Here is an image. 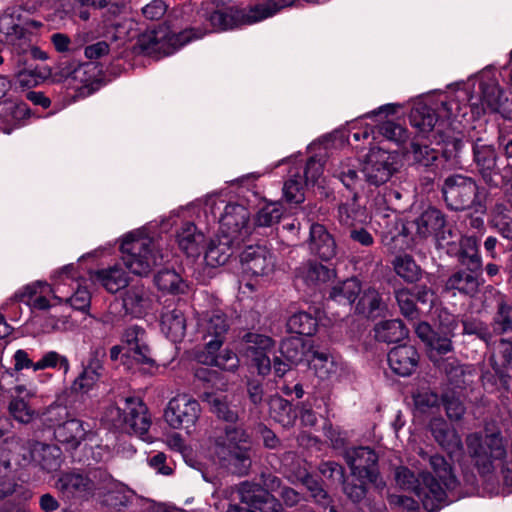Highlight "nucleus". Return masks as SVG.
<instances>
[{
    "instance_id": "obj_20",
    "label": "nucleus",
    "mask_w": 512,
    "mask_h": 512,
    "mask_svg": "<svg viewBox=\"0 0 512 512\" xmlns=\"http://www.w3.org/2000/svg\"><path fill=\"white\" fill-rule=\"evenodd\" d=\"M243 273L251 276H265L274 270L273 254L264 246H249L241 254Z\"/></svg>"
},
{
    "instance_id": "obj_41",
    "label": "nucleus",
    "mask_w": 512,
    "mask_h": 512,
    "mask_svg": "<svg viewBox=\"0 0 512 512\" xmlns=\"http://www.w3.org/2000/svg\"><path fill=\"white\" fill-rule=\"evenodd\" d=\"M374 330L376 339L386 343L399 342L408 335V330L398 319L382 321L375 326Z\"/></svg>"
},
{
    "instance_id": "obj_62",
    "label": "nucleus",
    "mask_w": 512,
    "mask_h": 512,
    "mask_svg": "<svg viewBox=\"0 0 512 512\" xmlns=\"http://www.w3.org/2000/svg\"><path fill=\"white\" fill-rule=\"evenodd\" d=\"M451 336L445 334L440 336L435 334L434 337L427 344L429 347V357L433 361H437L439 356L445 355L453 350V345L450 339Z\"/></svg>"
},
{
    "instance_id": "obj_52",
    "label": "nucleus",
    "mask_w": 512,
    "mask_h": 512,
    "mask_svg": "<svg viewBox=\"0 0 512 512\" xmlns=\"http://www.w3.org/2000/svg\"><path fill=\"white\" fill-rule=\"evenodd\" d=\"M156 286L162 290L171 293L184 291V282L179 274L172 270L160 271L154 278Z\"/></svg>"
},
{
    "instance_id": "obj_18",
    "label": "nucleus",
    "mask_w": 512,
    "mask_h": 512,
    "mask_svg": "<svg viewBox=\"0 0 512 512\" xmlns=\"http://www.w3.org/2000/svg\"><path fill=\"white\" fill-rule=\"evenodd\" d=\"M199 328L206 340L207 353H213L220 349L224 336L228 330L225 315L220 311L205 313L199 320Z\"/></svg>"
},
{
    "instance_id": "obj_28",
    "label": "nucleus",
    "mask_w": 512,
    "mask_h": 512,
    "mask_svg": "<svg viewBox=\"0 0 512 512\" xmlns=\"http://www.w3.org/2000/svg\"><path fill=\"white\" fill-rule=\"evenodd\" d=\"M239 245L234 240L220 234L217 238L210 240L205 250L204 260L210 267L224 265L232 255L234 247Z\"/></svg>"
},
{
    "instance_id": "obj_39",
    "label": "nucleus",
    "mask_w": 512,
    "mask_h": 512,
    "mask_svg": "<svg viewBox=\"0 0 512 512\" xmlns=\"http://www.w3.org/2000/svg\"><path fill=\"white\" fill-rule=\"evenodd\" d=\"M437 120L434 109L425 104L416 105L410 113L411 125L423 135L433 131Z\"/></svg>"
},
{
    "instance_id": "obj_60",
    "label": "nucleus",
    "mask_w": 512,
    "mask_h": 512,
    "mask_svg": "<svg viewBox=\"0 0 512 512\" xmlns=\"http://www.w3.org/2000/svg\"><path fill=\"white\" fill-rule=\"evenodd\" d=\"M10 415L20 423L27 424L31 422L35 416V411L28 403L22 398H14L10 401L9 406Z\"/></svg>"
},
{
    "instance_id": "obj_23",
    "label": "nucleus",
    "mask_w": 512,
    "mask_h": 512,
    "mask_svg": "<svg viewBox=\"0 0 512 512\" xmlns=\"http://www.w3.org/2000/svg\"><path fill=\"white\" fill-rule=\"evenodd\" d=\"M419 456L429 463V466L435 476H433L438 484L444 489L446 492L452 491L457 488L458 480L454 474L453 468L451 464L446 460V458L438 453L430 455L428 452L424 450L419 451ZM447 495L445 494V498Z\"/></svg>"
},
{
    "instance_id": "obj_57",
    "label": "nucleus",
    "mask_w": 512,
    "mask_h": 512,
    "mask_svg": "<svg viewBox=\"0 0 512 512\" xmlns=\"http://www.w3.org/2000/svg\"><path fill=\"white\" fill-rule=\"evenodd\" d=\"M395 298L403 316L409 319H416L419 311L414 301V294L407 288L398 289L395 291Z\"/></svg>"
},
{
    "instance_id": "obj_61",
    "label": "nucleus",
    "mask_w": 512,
    "mask_h": 512,
    "mask_svg": "<svg viewBox=\"0 0 512 512\" xmlns=\"http://www.w3.org/2000/svg\"><path fill=\"white\" fill-rule=\"evenodd\" d=\"M283 194L289 203L299 204L304 201L303 184L299 176L293 175L284 183Z\"/></svg>"
},
{
    "instance_id": "obj_32",
    "label": "nucleus",
    "mask_w": 512,
    "mask_h": 512,
    "mask_svg": "<svg viewBox=\"0 0 512 512\" xmlns=\"http://www.w3.org/2000/svg\"><path fill=\"white\" fill-rule=\"evenodd\" d=\"M74 270L73 265H67L58 271L55 275L59 279L58 283L62 285H73L76 284V291L65 299L74 309L85 310L90 304V294L86 288L80 287L75 281L71 272Z\"/></svg>"
},
{
    "instance_id": "obj_31",
    "label": "nucleus",
    "mask_w": 512,
    "mask_h": 512,
    "mask_svg": "<svg viewBox=\"0 0 512 512\" xmlns=\"http://www.w3.org/2000/svg\"><path fill=\"white\" fill-rule=\"evenodd\" d=\"M176 237L180 249L188 256L200 255L205 236L197 230L193 223H184L178 230Z\"/></svg>"
},
{
    "instance_id": "obj_54",
    "label": "nucleus",
    "mask_w": 512,
    "mask_h": 512,
    "mask_svg": "<svg viewBox=\"0 0 512 512\" xmlns=\"http://www.w3.org/2000/svg\"><path fill=\"white\" fill-rule=\"evenodd\" d=\"M213 353H208V355L199 357V361L209 365L216 366L221 368L222 370L234 371L238 367V358L235 353L231 351H224L218 355H214Z\"/></svg>"
},
{
    "instance_id": "obj_12",
    "label": "nucleus",
    "mask_w": 512,
    "mask_h": 512,
    "mask_svg": "<svg viewBox=\"0 0 512 512\" xmlns=\"http://www.w3.org/2000/svg\"><path fill=\"white\" fill-rule=\"evenodd\" d=\"M201 413L197 400L186 394L172 398L164 412L165 421L174 429H185L191 433Z\"/></svg>"
},
{
    "instance_id": "obj_21",
    "label": "nucleus",
    "mask_w": 512,
    "mask_h": 512,
    "mask_svg": "<svg viewBox=\"0 0 512 512\" xmlns=\"http://www.w3.org/2000/svg\"><path fill=\"white\" fill-rule=\"evenodd\" d=\"M429 427L434 440L450 457L463 453V443L460 435L443 418H433Z\"/></svg>"
},
{
    "instance_id": "obj_30",
    "label": "nucleus",
    "mask_w": 512,
    "mask_h": 512,
    "mask_svg": "<svg viewBox=\"0 0 512 512\" xmlns=\"http://www.w3.org/2000/svg\"><path fill=\"white\" fill-rule=\"evenodd\" d=\"M481 270L467 269L459 270L452 274L446 281L447 290H456L462 294L474 295L477 293L480 281Z\"/></svg>"
},
{
    "instance_id": "obj_19",
    "label": "nucleus",
    "mask_w": 512,
    "mask_h": 512,
    "mask_svg": "<svg viewBox=\"0 0 512 512\" xmlns=\"http://www.w3.org/2000/svg\"><path fill=\"white\" fill-rule=\"evenodd\" d=\"M154 297L149 288L141 283L131 285L122 295V307L125 315L143 318L152 309Z\"/></svg>"
},
{
    "instance_id": "obj_3",
    "label": "nucleus",
    "mask_w": 512,
    "mask_h": 512,
    "mask_svg": "<svg viewBox=\"0 0 512 512\" xmlns=\"http://www.w3.org/2000/svg\"><path fill=\"white\" fill-rule=\"evenodd\" d=\"M466 449L478 473L491 477L506 463V443L500 432H473L465 438Z\"/></svg>"
},
{
    "instance_id": "obj_37",
    "label": "nucleus",
    "mask_w": 512,
    "mask_h": 512,
    "mask_svg": "<svg viewBox=\"0 0 512 512\" xmlns=\"http://www.w3.org/2000/svg\"><path fill=\"white\" fill-rule=\"evenodd\" d=\"M269 413L271 418L284 427H290L294 424L297 413L292 404L279 395L271 396L269 399Z\"/></svg>"
},
{
    "instance_id": "obj_9",
    "label": "nucleus",
    "mask_w": 512,
    "mask_h": 512,
    "mask_svg": "<svg viewBox=\"0 0 512 512\" xmlns=\"http://www.w3.org/2000/svg\"><path fill=\"white\" fill-rule=\"evenodd\" d=\"M110 480V476L102 470H92L87 474L81 472L62 473L55 482V488L67 497L88 498L103 484Z\"/></svg>"
},
{
    "instance_id": "obj_59",
    "label": "nucleus",
    "mask_w": 512,
    "mask_h": 512,
    "mask_svg": "<svg viewBox=\"0 0 512 512\" xmlns=\"http://www.w3.org/2000/svg\"><path fill=\"white\" fill-rule=\"evenodd\" d=\"M56 367L63 369L64 374H66L70 368L68 359L56 351L47 352L39 361L35 363V365H33L34 371Z\"/></svg>"
},
{
    "instance_id": "obj_33",
    "label": "nucleus",
    "mask_w": 512,
    "mask_h": 512,
    "mask_svg": "<svg viewBox=\"0 0 512 512\" xmlns=\"http://www.w3.org/2000/svg\"><path fill=\"white\" fill-rule=\"evenodd\" d=\"M94 279L110 293H116L126 287L129 281L126 271L120 265L96 271Z\"/></svg>"
},
{
    "instance_id": "obj_15",
    "label": "nucleus",
    "mask_w": 512,
    "mask_h": 512,
    "mask_svg": "<svg viewBox=\"0 0 512 512\" xmlns=\"http://www.w3.org/2000/svg\"><path fill=\"white\" fill-rule=\"evenodd\" d=\"M249 211L240 204L225 205L220 217V234L241 244L250 234Z\"/></svg>"
},
{
    "instance_id": "obj_63",
    "label": "nucleus",
    "mask_w": 512,
    "mask_h": 512,
    "mask_svg": "<svg viewBox=\"0 0 512 512\" xmlns=\"http://www.w3.org/2000/svg\"><path fill=\"white\" fill-rule=\"evenodd\" d=\"M379 132L386 139L396 143H403L408 138L407 130L401 124L393 121L383 122L379 126Z\"/></svg>"
},
{
    "instance_id": "obj_13",
    "label": "nucleus",
    "mask_w": 512,
    "mask_h": 512,
    "mask_svg": "<svg viewBox=\"0 0 512 512\" xmlns=\"http://www.w3.org/2000/svg\"><path fill=\"white\" fill-rule=\"evenodd\" d=\"M397 171V155L380 148H373L366 155L361 172L371 185L386 183Z\"/></svg>"
},
{
    "instance_id": "obj_42",
    "label": "nucleus",
    "mask_w": 512,
    "mask_h": 512,
    "mask_svg": "<svg viewBox=\"0 0 512 512\" xmlns=\"http://www.w3.org/2000/svg\"><path fill=\"white\" fill-rule=\"evenodd\" d=\"M202 399L209 405L211 412L218 418L230 423L237 422L239 418L238 413L229 406L226 396L215 393H204Z\"/></svg>"
},
{
    "instance_id": "obj_5",
    "label": "nucleus",
    "mask_w": 512,
    "mask_h": 512,
    "mask_svg": "<svg viewBox=\"0 0 512 512\" xmlns=\"http://www.w3.org/2000/svg\"><path fill=\"white\" fill-rule=\"evenodd\" d=\"M103 417L114 428L144 440L151 426L146 405L136 397L120 398L115 405L106 409Z\"/></svg>"
},
{
    "instance_id": "obj_47",
    "label": "nucleus",
    "mask_w": 512,
    "mask_h": 512,
    "mask_svg": "<svg viewBox=\"0 0 512 512\" xmlns=\"http://www.w3.org/2000/svg\"><path fill=\"white\" fill-rule=\"evenodd\" d=\"M494 222L501 235L512 240V197L496 204Z\"/></svg>"
},
{
    "instance_id": "obj_50",
    "label": "nucleus",
    "mask_w": 512,
    "mask_h": 512,
    "mask_svg": "<svg viewBox=\"0 0 512 512\" xmlns=\"http://www.w3.org/2000/svg\"><path fill=\"white\" fill-rule=\"evenodd\" d=\"M0 117L20 122L30 117V109L23 101L7 99L0 104Z\"/></svg>"
},
{
    "instance_id": "obj_1",
    "label": "nucleus",
    "mask_w": 512,
    "mask_h": 512,
    "mask_svg": "<svg viewBox=\"0 0 512 512\" xmlns=\"http://www.w3.org/2000/svg\"><path fill=\"white\" fill-rule=\"evenodd\" d=\"M252 439L241 426H227L211 448L212 457L221 467L238 474L251 466Z\"/></svg>"
},
{
    "instance_id": "obj_64",
    "label": "nucleus",
    "mask_w": 512,
    "mask_h": 512,
    "mask_svg": "<svg viewBox=\"0 0 512 512\" xmlns=\"http://www.w3.org/2000/svg\"><path fill=\"white\" fill-rule=\"evenodd\" d=\"M101 377L97 372L83 369L82 373L73 381L71 390L76 393H88Z\"/></svg>"
},
{
    "instance_id": "obj_17",
    "label": "nucleus",
    "mask_w": 512,
    "mask_h": 512,
    "mask_svg": "<svg viewBox=\"0 0 512 512\" xmlns=\"http://www.w3.org/2000/svg\"><path fill=\"white\" fill-rule=\"evenodd\" d=\"M244 353L250 359L253 366L261 375H266L271 370V360L268 353L273 348V341L270 337L257 334L247 333L243 337Z\"/></svg>"
},
{
    "instance_id": "obj_4",
    "label": "nucleus",
    "mask_w": 512,
    "mask_h": 512,
    "mask_svg": "<svg viewBox=\"0 0 512 512\" xmlns=\"http://www.w3.org/2000/svg\"><path fill=\"white\" fill-rule=\"evenodd\" d=\"M441 193L446 206L453 211L474 209L485 213L487 192L476 181L463 174H451L443 179Z\"/></svg>"
},
{
    "instance_id": "obj_49",
    "label": "nucleus",
    "mask_w": 512,
    "mask_h": 512,
    "mask_svg": "<svg viewBox=\"0 0 512 512\" xmlns=\"http://www.w3.org/2000/svg\"><path fill=\"white\" fill-rule=\"evenodd\" d=\"M408 156L419 166L429 167L438 159V151L426 144L413 141L408 150Z\"/></svg>"
},
{
    "instance_id": "obj_40",
    "label": "nucleus",
    "mask_w": 512,
    "mask_h": 512,
    "mask_svg": "<svg viewBox=\"0 0 512 512\" xmlns=\"http://www.w3.org/2000/svg\"><path fill=\"white\" fill-rule=\"evenodd\" d=\"M459 262L467 269H482V259L478 249V239L474 236L462 237L458 254Z\"/></svg>"
},
{
    "instance_id": "obj_26",
    "label": "nucleus",
    "mask_w": 512,
    "mask_h": 512,
    "mask_svg": "<svg viewBox=\"0 0 512 512\" xmlns=\"http://www.w3.org/2000/svg\"><path fill=\"white\" fill-rule=\"evenodd\" d=\"M309 249L323 260H331L336 256L337 246L333 236L318 223L310 226Z\"/></svg>"
},
{
    "instance_id": "obj_43",
    "label": "nucleus",
    "mask_w": 512,
    "mask_h": 512,
    "mask_svg": "<svg viewBox=\"0 0 512 512\" xmlns=\"http://www.w3.org/2000/svg\"><path fill=\"white\" fill-rule=\"evenodd\" d=\"M363 216L364 211L356 204V193L353 194L351 202L341 203L338 206V223L349 231L362 223Z\"/></svg>"
},
{
    "instance_id": "obj_45",
    "label": "nucleus",
    "mask_w": 512,
    "mask_h": 512,
    "mask_svg": "<svg viewBox=\"0 0 512 512\" xmlns=\"http://www.w3.org/2000/svg\"><path fill=\"white\" fill-rule=\"evenodd\" d=\"M395 273L409 283L416 282L421 277V268L416 264L412 256L401 254L392 262Z\"/></svg>"
},
{
    "instance_id": "obj_16",
    "label": "nucleus",
    "mask_w": 512,
    "mask_h": 512,
    "mask_svg": "<svg viewBox=\"0 0 512 512\" xmlns=\"http://www.w3.org/2000/svg\"><path fill=\"white\" fill-rule=\"evenodd\" d=\"M473 163L482 180L489 186L498 185L500 168L497 165L498 155L492 144L486 143L482 138H477L472 145Z\"/></svg>"
},
{
    "instance_id": "obj_46",
    "label": "nucleus",
    "mask_w": 512,
    "mask_h": 512,
    "mask_svg": "<svg viewBox=\"0 0 512 512\" xmlns=\"http://www.w3.org/2000/svg\"><path fill=\"white\" fill-rule=\"evenodd\" d=\"M132 498L133 493L127 487L120 484H113L103 495L102 502L111 509L121 510L131 503Z\"/></svg>"
},
{
    "instance_id": "obj_8",
    "label": "nucleus",
    "mask_w": 512,
    "mask_h": 512,
    "mask_svg": "<svg viewBox=\"0 0 512 512\" xmlns=\"http://www.w3.org/2000/svg\"><path fill=\"white\" fill-rule=\"evenodd\" d=\"M394 478L400 488L414 492L428 512L445 503V491L430 472H422L418 478L407 467L400 466L395 469Z\"/></svg>"
},
{
    "instance_id": "obj_10",
    "label": "nucleus",
    "mask_w": 512,
    "mask_h": 512,
    "mask_svg": "<svg viewBox=\"0 0 512 512\" xmlns=\"http://www.w3.org/2000/svg\"><path fill=\"white\" fill-rule=\"evenodd\" d=\"M344 458L358 480H367L378 489L385 487L377 468L378 456L373 449L364 446L348 448Z\"/></svg>"
},
{
    "instance_id": "obj_34",
    "label": "nucleus",
    "mask_w": 512,
    "mask_h": 512,
    "mask_svg": "<svg viewBox=\"0 0 512 512\" xmlns=\"http://www.w3.org/2000/svg\"><path fill=\"white\" fill-rule=\"evenodd\" d=\"M297 277L308 286L326 283L334 277V270L317 262L302 264L297 271Z\"/></svg>"
},
{
    "instance_id": "obj_55",
    "label": "nucleus",
    "mask_w": 512,
    "mask_h": 512,
    "mask_svg": "<svg viewBox=\"0 0 512 512\" xmlns=\"http://www.w3.org/2000/svg\"><path fill=\"white\" fill-rule=\"evenodd\" d=\"M283 215V208L279 203H270L261 208L255 218L259 227H270L278 223Z\"/></svg>"
},
{
    "instance_id": "obj_2",
    "label": "nucleus",
    "mask_w": 512,
    "mask_h": 512,
    "mask_svg": "<svg viewBox=\"0 0 512 512\" xmlns=\"http://www.w3.org/2000/svg\"><path fill=\"white\" fill-rule=\"evenodd\" d=\"M121 253L125 266L138 276L148 275L169 256L162 240L138 233H131L124 238Z\"/></svg>"
},
{
    "instance_id": "obj_27",
    "label": "nucleus",
    "mask_w": 512,
    "mask_h": 512,
    "mask_svg": "<svg viewBox=\"0 0 512 512\" xmlns=\"http://www.w3.org/2000/svg\"><path fill=\"white\" fill-rule=\"evenodd\" d=\"M161 330L173 342L180 341L186 331V318L178 306H166L161 313Z\"/></svg>"
},
{
    "instance_id": "obj_29",
    "label": "nucleus",
    "mask_w": 512,
    "mask_h": 512,
    "mask_svg": "<svg viewBox=\"0 0 512 512\" xmlns=\"http://www.w3.org/2000/svg\"><path fill=\"white\" fill-rule=\"evenodd\" d=\"M86 434L87 429L84 423L78 419H70L59 424L54 431L57 441L66 445L68 449H76L85 439Z\"/></svg>"
},
{
    "instance_id": "obj_22",
    "label": "nucleus",
    "mask_w": 512,
    "mask_h": 512,
    "mask_svg": "<svg viewBox=\"0 0 512 512\" xmlns=\"http://www.w3.org/2000/svg\"><path fill=\"white\" fill-rule=\"evenodd\" d=\"M38 292H50L53 294L54 299L59 302L62 300L61 297L57 295L58 293H63L61 283H58V281H56L53 286L42 282L27 285L22 291L15 294V299L25 302L34 309H48L50 307L48 299L43 295H37Z\"/></svg>"
},
{
    "instance_id": "obj_53",
    "label": "nucleus",
    "mask_w": 512,
    "mask_h": 512,
    "mask_svg": "<svg viewBox=\"0 0 512 512\" xmlns=\"http://www.w3.org/2000/svg\"><path fill=\"white\" fill-rule=\"evenodd\" d=\"M502 92L494 82L481 84V104L483 111H498L500 107Z\"/></svg>"
},
{
    "instance_id": "obj_36",
    "label": "nucleus",
    "mask_w": 512,
    "mask_h": 512,
    "mask_svg": "<svg viewBox=\"0 0 512 512\" xmlns=\"http://www.w3.org/2000/svg\"><path fill=\"white\" fill-rule=\"evenodd\" d=\"M16 487L10 454L3 443H0V501L11 496Z\"/></svg>"
},
{
    "instance_id": "obj_51",
    "label": "nucleus",
    "mask_w": 512,
    "mask_h": 512,
    "mask_svg": "<svg viewBox=\"0 0 512 512\" xmlns=\"http://www.w3.org/2000/svg\"><path fill=\"white\" fill-rule=\"evenodd\" d=\"M239 500L251 507L259 506V502L266 496V490L260 484L243 482L236 488Z\"/></svg>"
},
{
    "instance_id": "obj_44",
    "label": "nucleus",
    "mask_w": 512,
    "mask_h": 512,
    "mask_svg": "<svg viewBox=\"0 0 512 512\" xmlns=\"http://www.w3.org/2000/svg\"><path fill=\"white\" fill-rule=\"evenodd\" d=\"M360 293V282L356 278H350L335 285L330 292V298L340 304L351 305Z\"/></svg>"
},
{
    "instance_id": "obj_48",
    "label": "nucleus",
    "mask_w": 512,
    "mask_h": 512,
    "mask_svg": "<svg viewBox=\"0 0 512 512\" xmlns=\"http://www.w3.org/2000/svg\"><path fill=\"white\" fill-rule=\"evenodd\" d=\"M287 328L291 333L310 336L316 332L317 320L309 313L298 312L288 319Z\"/></svg>"
},
{
    "instance_id": "obj_38",
    "label": "nucleus",
    "mask_w": 512,
    "mask_h": 512,
    "mask_svg": "<svg viewBox=\"0 0 512 512\" xmlns=\"http://www.w3.org/2000/svg\"><path fill=\"white\" fill-rule=\"evenodd\" d=\"M313 367L316 375L322 380L337 379L342 370V363L336 360L332 355L315 352L313 357Z\"/></svg>"
},
{
    "instance_id": "obj_25",
    "label": "nucleus",
    "mask_w": 512,
    "mask_h": 512,
    "mask_svg": "<svg viewBox=\"0 0 512 512\" xmlns=\"http://www.w3.org/2000/svg\"><path fill=\"white\" fill-rule=\"evenodd\" d=\"M419 354L412 345H400L388 353V364L392 371L399 376H409L417 368Z\"/></svg>"
},
{
    "instance_id": "obj_11",
    "label": "nucleus",
    "mask_w": 512,
    "mask_h": 512,
    "mask_svg": "<svg viewBox=\"0 0 512 512\" xmlns=\"http://www.w3.org/2000/svg\"><path fill=\"white\" fill-rule=\"evenodd\" d=\"M415 236L420 240L434 237L438 246L444 248L453 243L451 229L446 227L444 214L433 207L424 210L412 223Z\"/></svg>"
},
{
    "instance_id": "obj_56",
    "label": "nucleus",
    "mask_w": 512,
    "mask_h": 512,
    "mask_svg": "<svg viewBox=\"0 0 512 512\" xmlns=\"http://www.w3.org/2000/svg\"><path fill=\"white\" fill-rule=\"evenodd\" d=\"M281 355L291 364L299 363L304 355V345L300 338L285 339L280 345Z\"/></svg>"
},
{
    "instance_id": "obj_24",
    "label": "nucleus",
    "mask_w": 512,
    "mask_h": 512,
    "mask_svg": "<svg viewBox=\"0 0 512 512\" xmlns=\"http://www.w3.org/2000/svg\"><path fill=\"white\" fill-rule=\"evenodd\" d=\"M122 343L127 349V354L136 361L144 364L153 362L146 342V332L142 327L133 325L127 328L122 335Z\"/></svg>"
},
{
    "instance_id": "obj_14",
    "label": "nucleus",
    "mask_w": 512,
    "mask_h": 512,
    "mask_svg": "<svg viewBox=\"0 0 512 512\" xmlns=\"http://www.w3.org/2000/svg\"><path fill=\"white\" fill-rule=\"evenodd\" d=\"M21 451L23 466L35 464L48 473L57 471L61 467L62 452L56 445L29 440L21 446Z\"/></svg>"
},
{
    "instance_id": "obj_35",
    "label": "nucleus",
    "mask_w": 512,
    "mask_h": 512,
    "mask_svg": "<svg viewBox=\"0 0 512 512\" xmlns=\"http://www.w3.org/2000/svg\"><path fill=\"white\" fill-rule=\"evenodd\" d=\"M355 310L366 317H378L386 310L380 293L373 287L363 290Z\"/></svg>"
},
{
    "instance_id": "obj_58",
    "label": "nucleus",
    "mask_w": 512,
    "mask_h": 512,
    "mask_svg": "<svg viewBox=\"0 0 512 512\" xmlns=\"http://www.w3.org/2000/svg\"><path fill=\"white\" fill-rule=\"evenodd\" d=\"M511 330L512 308L505 302H500L493 320V332L496 334H502Z\"/></svg>"
},
{
    "instance_id": "obj_6",
    "label": "nucleus",
    "mask_w": 512,
    "mask_h": 512,
    "mask_svg": "<svg viewBox=\"0 0 512 512\" xmlns=\"http://www.w3.org/2000/svg\"><path fill=\"white\" fill-rule=\"evenodd\" d=\"M295 0H274L249 9L229 7L216 10L209 16V22L215 30L223 31L241 25H250L275 15L280 9L292 5Z\"/></svg>"
},
{
    "instance_id": "obj_7",
    "label": "nucleus",
    "mask_w": 512,
    "mask_h": 512,
    "mask_svg": "<svg viewBox=\"0 0 512 512\" xmlns=\"http://www.w3.org/2000/svg\"><path fill=\"white\" fill-rule=\"evenodd\" d=\"M205 31L193 28L185 29L179 33H172L167 26L146 31L138 38L137 45L141 52L154 57L168 56L193 39L205 35Z\"/></svg>"
}]
</instances>
